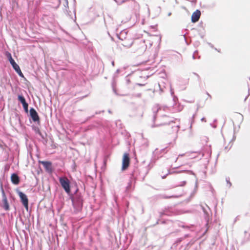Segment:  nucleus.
<instances>
[{
    "mask_svg": "<svg viewBox=\"0 0 250 250\" xmlns=\"http://www.w3.org/2000/svg\"><path fill=\"white\" fill-rule=\"evenodd\" d=\"M72 203L74 208L75 209V212H78L80 211L83 208V200L80 197H76L72 199Z\"/></svg>",
    "mask_w": 250,
    "mask_h": 250,
    "instance_id": "nucleus-1",
    "label": "nucleus"
},
{
    "mask_svg": "<svg viewBox=\"0 0 250 250\" xmlns=\"http://www.w3.org/2000/svg\"><path fill=\"white\" fill-rule=\"evenodd\" d=\"M59 182L65 191L69 194L70 192V182L66 177H60Z\"/></svg>",
    "mask_w": 250,
    "mask_h": 250,
    "instance_id": "nucleus-2",
    "label": "nucleus"
},
{
    "mask_svg": "<svg viewBox=\"0 0 250 250\" xmlns=\"http://www.w3.org/2000/svg\"><path fill=\"white\" fill-rule=\"evenodd\" d=\"M143 39V42L144 44V45L142 44V48H143L144 50H146L147 48H149L152 44V37L150 36H145V37H142V38Z\"/></svg>",
    "mask_w": 250,
    "mask_h": 250,
    "instance_id": "nucleus-3",
    "label": "nucleus"
},
{
    "mask_svg": "<svg viewBox=\"0 0 250 250\" xmlns=\"http://www.w3.org/2000/svg\"><path fill=\"white\" fill-rule=\"evenodd\" d=\"M130 164V158L129 154L127 153H125L123 155V160H122V170H125L126 169Z\"/></svg>",
    "mask_w": 250,
    "mask_h": 250,
    "instance_id": "nucleus-4",
    "label": "nucleus"
},
{
    "mask_svg": "<svg viewBox=\"0 0 250 250\" xmlns=\"http://www.w3.org/2000/svg\"><path fill=\"white\" fill-rule=\"evenodd\" d=\"M188 156L187 155H179L176 160V162H179L180 164V166H183L188 164Z\"/></svg>",
    "mask_w": 250,
    "mask_h": 250,
    "instance_id": "nucleus-5",
    "label": "nucleus"
},
{
    "mask_svg": "<svg viewBox=\"0 0 250 250\" xmlns=\"http://www.w3.org/2000/svg\"><path fill=\"white\" fill-rule=\"evenodd\" d=\"M18 194L23 205L27 209L28 208V200L27 196L24 193L21 191L19 192Z\"/></svg>",
    "mask_w": 250,
    "mask_h": 250,
    "instance_id": "nucleus-6",
    "label": "nucleus"
},
{
    "mask_svg": "<svg viewBox=\"0 0 250 250\" xmlns=\"http://www.w3.org/2000/svg\"><path fill=\"white\" fill-rule=\"evenodd\" d=\"M30 114L32 119L34 122H37L40 121L39 115L34 108H31L30 109Z\"/></svg>",
    "mask_w": 250,
    "mask_h": 250,
    "instance_id": "nucleus-7",
    "label": "nucleus"
},
{
    "mask_svg": "<svg viewBox=\"0 0 250 250\" xmlns=\"http://www.w3.org/2000/svg\"><path fill=\"white\" fill-rule=\"evenodd\" d=\"M40 163L42 164L46 170L49 172H51L52 171V163L48 161H40Z\"/></svg>",
    "mask_w": 250,
    "mask_h": 250,
    "instance_id": "nucleus-8",
    "label": "nucleus"
},
{
    "mask_svg": "<svg viewBox=\"0 0 250 250\" xmlns=\"http://www.w3.org/2000/svg\"><path fill=\"white\" fill-rule=\"evenodd\" d=\"M6 55L7 57L8 58L11 64L13 66V68L14 69H16V68L19 69V66L15 62L14 59L12 58L11 54L9 52H6Z\"/></svg>",
    "mask_w": 250,
    "mask_h": 250,
    "instance_id": "nucleus-9",
    "label": "nucleus"
},
{
    "mask_svg": "<svg viewBox=\"0 0 250 250\" xmlns=\"http://www.w3.org/2000/svg\"><path fill=\"white\" fill-rule=\"evenodd\" d=\"M2 203H3V208L6 210H9V204H8V201H7V198H6V196L5 195V194L4 193V191L3 190H2Z\"/></svg>",
    "mask_w": 250,
    "mask_h": 250,
    "instance_id": "nucleus-10",
    "label": "nucleus"
},
{
    "mask_svg": "<svg viewBox=\"0 0 250 250\" xmlns=\"http://www.w3.org/2000/svg\"><path fill=\"white\" fill-rule=\"evenodd\" d=\"M201 15V12L199 10H197L194 12L191 16V21L193 22H196L198 21Z\"/></svg>",
    "mask_w": 250,
    "mask_h": 250,
    "instance_id": "nucleus-11",
    "label": "nucleus"
},
{
    "mask_svg": "<svg viewBox=\"0 0 250 250\" xmlns=\"http://www.w3.org/2000/svg\"><path fill=\"white\" fill-rule=\"evenodd\" d=\"M11 180L14 185H18L20 183V178L18 175L16 173H13L11 176Z\"/></svg>",
    "mask_w": 250,
    "mask_h": 250,
    "instance_id": "nucleus-12",
    "label": "nucleus"
},
{
    "mask_svg": "<svg viewBox=\"0 0 250 250\" xmlns=\"http://www.w3.org/2000/svg\"><path fill=\"white\" fill-rule=\"evenodd\" d=\"M18 99L22 104H23L26 103L25 99L22 95H18Z\"/></svg>",
    "mask_w": 250,
    "mask_h": 250,
    "instance_id": "nucleus-13",
    "label": "nucleus"
},
{
    "mask_svg": "<svg viewBox=\"0 0 250 250\" xmlns=\"http://www.w3.org/2000/svg\"><path fill=\"white\" fill-rule=\"evenodd\" d=\"M23 107L25 110V111L27 113L28 111V104L26 103V104H22Z\"/></svg>",
    "mask_w": 250,
    "mask_h": 250,
    "instance_id": "nucleus-14",
    "label": "nucleus"
},
{
    "mask_svg": "<svg viewBox=\"0 0 250 250\" xmlns=\"http://www.w3.org/2000/svg\"><path fill=\"white\" fill-rule=\"evenodd\" d=\"M15 70L18 73V74L21 77H23V75L22 73L21 72L20 68L19 67V69L18 68L15 69Z\"/></svg>",
    "mask_w": 250,
    "mask_h": 250,
    "instance_id": "nucleus-15",
    "label": "nucleus"
},
{
    "mask_svg": "<svg viewBox=\"0 0 250 250\" xmlns=\"http://www.w3.org/2000/svg\"><path fill=\"white\" fill-rule=\"evenodd\" d=\"M202 121H204L205 122H206V121L205 120V119H204V118L202 119Z\"/></svg>",
    "mask_w": 250,
    "mask_h": 250,
    "instance_id": "nucleus-16",
    "label": "nucleus"
},
{
    "mask_svg": "<svg viewBox=\"0 0 250 250\" xmlns=\"http://www.w3.org/2000/svg\"><path fill=\"white\" fill-rule=\"evenodd\" d=\"M174 196H171L170 197H169V198H170V197H173Z\"/></svg>",
    "mask_w": 250,
    "mask_h": 250,
    "instance_id": "nucleus-17",
    "label": "nucleus"
}]
</instances>
